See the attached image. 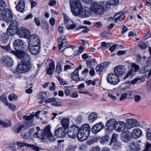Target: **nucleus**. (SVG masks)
<instances>
[{
  "mask_svg": "<svg viewBox=\"0 0 151 151\" xmlns=\"http://www.w3.org/2000/svg\"><path fill=\"white\" fill-rule=\"evenodd\" d=\"M126 125L125 123L123 122H116L114 126V129L117 132H121L124 129Z\"/></svg>",
  "mask_w": 151,
  "mask_h": 151,
  "instance_id": "16",
  "label": "nucleus"
},
{
  "mask_svg": "<svg viewBox=\"0 0 151 151\" xmlns=\"http://www.w3.org/2000/svg\"><path fill=\"white\" fill-rule=\"evenodd\" d=\"M8 36L7 34L6 35L5 34L2 35L0 37L1 40L4 43L7 42L9 39Z\"/></svg>",
  "mask_w": 151,
  "mask_h": 151,
  "instance_id": "35",
  "label": "nucleus"
},
{
  "mask_svg": "<svg viewBox=\"0 0 151 151\" xmlns=\"http://www.w3.org/2000/svg\"><path fill=\"white\" fill-rule=\"evenodd\" d=\"M88 10L86 9H82V7H81V9L79 12V14L78 15H75V16H79L82 17H87L91 15V12L88 9Z\"/></svg>",
  "mask_w": 151,
  "mask_h": 151,
  "instance_id": "23",
  "label": "nucleus"
},
{
  "mask_svg": "<svg viewBox=\"0 0 151 151\" xmlns=\"http://www.w3.org/2000/svg\"><path fill=\"white\" fill-rule=\"evenodd\" d=\"M137 93V92L136 91H133L128 92V94L131 97H132V96H134Z\"/></svg>",
  "mask_w": 151,
  "mask_h": 151,
  "instance_id": "61",
  "label": "nucleus"
},
{
  "mask_svg": "<svg viewBox=\"0 0 151 151\" xmlns=\"http://www.w3.org/2000/svg\"><path fill=\"white\" fill-rule=\"evenodd\" d=\"M70 4L73 14L74 15H78L82 6L80 0H70Z\"/></svg>",
  "mask_w": 151,
  "mask_h": 151,
  "instance_id": "2",
  "label": "nucleus"
},
{
  "mask_svg": "<svg viewBox=\"0 0 151 151\" xmlns=\"http://www.w3.org/2000/svg\"><path fill=\"white\" fill-rule=\"evenodd\" d=\"M62 71V69L61 68V65L59 63L58 64L56 65L55 68V72L58 74H59Z\"/></svg>",
  "mask_w": 151,
  "mask_h": 151,
  "instance_id": "48",
  "label": "nucleus"
},
{
  "mask_svg": "<svg viewBox=\"0 0 151 151\" xmlns=\"http://www.w3.org/2000/svg\"><path fill=\"white\" fill-rule=\"evenodd\" d=\"M18 24L16 20H14L10 23L9 26H10V27L18 29Z\"/></svg>",
  "mask_w": 151,
  "mask_h": 151,
  "instance_id": "40",
  "label": "nucleus"
},
{
  "mask_svg": "<svg viewBox=\"0 0 151 151\" xmlns=\"http://www.w3.org/2000/svg\"><path fill=\"white\" fill-rule=\"evenodd\" d=\"M17 34L20 38H26L29 36L30 32L29 30L27 28L22 27L18 32Z\"/></svg>",
  "mask_w": 151,
  "mask_h": 151,
  "instance_id": "17",
  "label": "nucleus"
},
{
  "mask_svg": "<svg viewBox=\"0 0 151 151\" xmlns=\"http://www.w3.org/2000/svg\"><path fill=\"white\" fill-rule=\"evenodd\" d=\"M1 125H2L4 127H10L12 126L11 123L10 122H9V123H7L2 121H1Z\"/></svg>",
  "mask_w": 151,
  "mask_h": 151,
  "instance_id": "53",
  "label": "nucleus"
},
{
  "mask_svg": "<svg viewBox=\"0 0 151 151\" xmlns=\"http://www.w3.org/2000/svg\"><path fill=\"white\" fill-rule=\"evenodd\" d=\"M150 67L149 65H146L142 68L139 70V73H143L150 71Z\"/></svg>",
  "mask_w": 151,
  "mask_h": 151,
  "instance_id": "33",
  "label": "nucleus"
},
{
  "mask_svg": "<svg viewBox=\"0 0 151 151\" xmlns=\"http://www.w3.org/2000/svg\"><path fill=\"white\" fill-rule=\"evenodd\" d=\"M104 69V67L101 65H98L96 68V71L97 72L101 71Z\"/></svg>",
  "mask_w": 151,
  "mask_h": 151,
  "instance_id": "55",
  "label": "nucleus"
},
{
  "mask_svg": "<svg viewBox=\"0 0 151 151\" xmlns=\"http://www.w3.org/2000/svg\"><path fill=\"white\" fill-rule=\"evenodd\" d=\"M17 98V95L13 93H11L9 96V99L10 101H12L14 99H16Z\"/></svg>",
  "mask_w": 151,
  "mask_h": 151,
  "instance_id": "54",
  "label": "nucleus"
},
{
  "mask_svg": "<svg viewBox=\"0 0 151 151\" xmlns=\"http://www.w3.org/2000/svg\"><path fill=\"white\" fill-rule=\"evenodd\" d=\"M33 136L35 138H38L42 140H43L45 138L43 130H40L35 132L33 134Z\"/></svg>",
  "mask_w": 151,
  "mask_h": 151,
  "instance_id": "28",
  "label": "nucleus"
},
{
  "mask_svg": "<svg viewBox=\"0 0 151 151\" xmlns=\"http://www.w3.org/2000/svg\"><path fill=\"white\" fill-rule=\"evenodd\" d=\"M25 8V1L24 0H20L18 4L16 6L17 11L20 12H23Z\"/></svg>",
  "mask_w": 151,
  "mask_h": 151,
  "instance_id": "26",
  "label": "nucleus"
},
{
  "mask_svg": "<svg viewBox=\"0 0 151 151\" xmlns=\"http://www.w3.org/2000/svg\"><path fill=\"white\" fill-rule=\"evenodd\" d=\"M139 125V123L137 120L133 119H128L126 124L127 128L129 129L134 127H137Z\"/></svg>",
  "mask_w": 151,
  "mask_h": 151,
  "instance_id": "18",
  "label": "nucleus"
},
{
  "mask_svg": "<svg viewBox=\"0 0 151 151\" xmlns=\"http://www.w3.org/2000/svg\"><path fill=\"white\" fill-rule=\"evenodd\" d=\"M107 80L108 83L114 85H117L120 81L119 76L114 73H110L108 75Z\"/></svg>",
  "mask_w": 151,
  "mask_h": 151,
  "instance_id": "9",
  "label": "nucleus"
},
{
  "mask_svg": "<svg viewBox=\"0 0 151 151\" xmlns=\"http://www.w3.org/2000/svg\"><path fill=\"white\" fill-rule=\"evenodd\" d=\"M118 137V135L116 133L114 134L112 136L111 140L109 145H110L114 144L113 146H120L121 144L117 140Z\"/></svg>",
  "mask_w": 151,
  "mask_h": 151,
  "instance_id": "24",
  "label": "nucleus"
},
{
  "mask_svg": "<svg viewBox=\"0 0 151 151\" xmlns=\"http://www.w3.org/2000/svg\"><path fill=\"white\" fill-rule=\"evenodd\" d=\"M69 120L68 118H63L61 120V124L63 128L66 129L68 128L69 124Z\"/></svg>",
  "mask_w": 151,
  "mask_h": 151,
  "instance_id": "32",
  "label": "nucleus"
},
{
  "mask_svg": "<svg viewBox=\"0 0 151 151\" xmlns=\"http://www.w3.org/2000/svg\"><path fill=\"white\" fill-rule=\"evenodd\" d=\"M148 89L151 91V79H150L147 82V84Z\"/></svg>",
  "mask_w": 151,
  "mask_h": 151,
  "instance_id": "64",
  "label": "nucleus"
},
{
  "mask_svg": "<svg viewBox=\"0 0 151 151\" xmlns=\"http://www.w3.org/2000/svg\"><path fill=\"white\" fill-rule=\"evenodd\" d=\"M119 2V0H109V3L110 5H114L118 3Z\"/></svg>",
  "mask_w": 151,
  "mask_h": 151,
  "instance_id": "56",
  "label": "nucleus"
},
{
  "mask_svg": "<svg viewBox=\"0 0 151 151\" xmlns=\"http://www.w3.org/2000/svg\"><path fill=\"white\" fill-rule=\"evenodd\" d=\"M43 131L45 137L49 136L51 134L50 131V127L48 126H47Z\"/></svg>",
  "mask_w": 151,
  "mask_h": 151,
  "instance_id": "36",
  "label": "nucleus"
},
{
  "mask_svg": "<svg viewBox=\"0 0 151 151\" xmlns=\"http://www.w3.org/2000/svg\"><path fill=\"white\" fill-rule=\"evenodd\" d=\"M37 98L38 99H43L47 97L46 93L44 92H41L37 95Z\"/></svg>",
  "mask_w": 151,
  "mask_h": 151,
  "instance_id": "38",
  "label": "nucleus"
},
{
  "mask_svg": "<svg viewBox=\"0 0 151 151\" xmlns=\"http://www.w3.org/2000/svg\"><path fill=\"white\" fill-rule=\"evenodd\" d=\"M97 116L96 112H92L88 116V121L90 122H94L97 119Z\"/></svg>",
  "mask_w": 151,
  "mask_h": 151,
  "instance_id": "29",
  "label": "nucleus"
},
{
  "mask_svg": "<svg viewBox=\"0 0 151 151\" xmlns=\"http://www.w3.org/2000/svg\"><path fill=\"white\" fill-rule=\"evenodd\" d=\"M129 147L132 150L135 151H138L140 149L139 144L137 143L132 142L129 144Z\"/></svg>",
  "mask_w": 151,
  "mask_h": 151,
  "instance_id": "31",
  "label": "nucleus"
},
{
  "mask_svg": "<svg viewBox=\"0 0 151 151\" xmlns=\"http://www.w3.org/2000/svg\"><path fill=\"white\" fill-rule=\"evenodd\" d=\"M142 134V131L139 129L136 128L133 130L131 135L132 137L134 139H137L141 136Z\"/></svg>",
  "mask_w": 151,
  "mask_h": 151,
  "instance_id": "22",
  "label": "nucleus"
},
{
  "mask_svg": "<svg viewBox=\"0 0 151 151\" xmlns=\"http://www.w3.org/2000/svg\"><path fill=\"white\" fill-rule=\"evenodd\" d=\"M99 82L98 79H94L93 81H92L91 80H89L87 81L86 83L87 85L89 86L91 84L93 86H94L96 84V83L99 84Z\"/></svg>",
  "mask_w": 151,
  "mask_h": 151,
  "instance_id": "34",
  "label": "nucleus"
},
{
  "mask_svg": "<svg viewBox=\"0 0 151 151\" xmlns=\"http://www.w3.org/2000/svg\"><path fill=\"white\" fill-rule=\"evenodd\" d=\"M56 77L58 80L60 84L62 85H65L67 84L66 82L64 80L63 78H61L59 76H57Z\"/></svg>",
  "mask_w": 151,
  "mask_h": 151,
  "instance_id": "47",
  "label": "nucleus"
},
{
  "mask_svg": "<svg viewBox=\"0 0 151 151\" xmlns=\"http://www.w3.org/2000/svg\"><path fill=\"white\" fill-rule=\"evenodd\" d=\"M123 14V13L122 12H120L116 13L114 15V18L115 19V23L117 22V20H119V21L121 19V16Z\"/></svg>",
  "mask_w": 151,
  "mask_h": 151,
  "instance_id": "37",
  "label": "nucleus"
},
{
  "mask_svg": "<svg viewBox=\"0 0 151 151\" xmlns=\"http://www.w3.org/2000/svg\"><path fill=\"white\" fill-rule=\"evenodd\" d=\"M12 19V13L10 9H6L0 13V20H3L6 22H9Z\"/></svg>",
  "mask_w": 151,
  "mask_h": 151,
  "instance_id": "5",
  "label": "nucleus"
},
{
  "mask_svg": "<svg viewBox=\"0 0 151 151\" xmlns=\"http://www.w3.org/2000/svg\"><path fill=\"white\" fill-rule=\"evenodd\" d=\"M127 71L125 67L123 65H119L115 67L114 73L118 76H121L125 74Z\"/></svg>",
  "mask_w": 151,
  "mask_h": 151,
  "instance_id": "10",
  "label": "nucleus"
},
{
  "mask_svg": "<svg viewBox=\"0 0 151 151\" xmlns=\"http://www.w3.org/2000/svg\"><path fill=\"white\" fill-rule=\"evenodd\" d=\"M25 52L23 51H19L18 52V53L17 55V57L19 58L21 60H22L24 57V53Z\"/></svg>",
  "mask_w": 151,
  "mask_h": 151,
  "instance_id": "45",
  "label": "nucleus"
},
{
  "mask_svg": "<svg viewBox=\"0 0 151 151\" xmlns=\"http://www.w3.org/2000/svg\"><path fill=\"white\" fill-rule=\"evenodd\" d=\"M131 67L132 69H134V71L136 72L139 69V65L135 64V63H132L131 65Z\"/></svg>",
  "mask_w": 151,
  "mask_h": 151,
  "instance_id": "46",
  "label": "nucleus"
},
{
  "mask_svg": "<svg viewBox=\"0 0 151 151\" xmlns=\"http://www.w3.org/2000/svg\"><path fill=\"white\" fill-rule=\"evenodd\" d=\"M13 46L16 50H24L26 47L25 43L20 39H17L14 41L13 43Z\"/></svg>",
  "mask_w": 151,
  "mask_h": 151,
  "instance_id": "8",
  "label": "nucleus"
},
{
  "mask_svg": "<svg viewBox=\"0 0 151 151\" xmlns=\"http://www.w3.org/2000/svg\"><path fill=\"white\" fill-rule=\"evenodd\" d=\"M64 24L68 29H73L76 27V25L74 24H73V22L71 20L67 15L64 16Z\"/></svg>",
  "mask_w": 151,
  "mask_h": 151,
  "instance_id": "11",
  "label": "nucleus"
},
{
  "mask_svg": "<svg viewBox=\"0 0 151 151\" xmlns=\"http://www.w3.org/2000/svg\"><path fill=\"white\" fill-rule=\"evenodd\" d=\"M66 133V129L61 127L55 130V135L58 138H63L65 136Z\"/></svg>",
  "mask_w": 151,
  "mask_h": 151,
  "instance_id": "14",
  "label": "nucleus"
},
{
  "mask_svg": "<svg viewBox=\"0 0 151 151\" xmlns=\"http://www.w3.org/2000/svg\"><path fill=\"white\" fill-rule=\"evenodd\" d=\"M109 137L108 136H105L101 138L100 140V142L102 144L107 143L109 140Z\"/></svg>",
  "mask_w": 151,
  "mask_h": 151,
  "instance_id": "39",
  "label": "nucleus"
},
{
  "mask_svg": "<svg viewBox=\"0 0 151 151\" xmlns=\"http://www.w3.org/2000/svg\"><path fill=\"white\" fill-rule=\"evenodd\" d=\"M56 101V100L54 98H48L47 100H45V103L47 104L50 102H55Z\"/></svg>",
  "mask_w": 151,
  "mask_h": 151,
  "instance_id": "57",
  "label": "nucleus"
},
{
  "mask_svg": "<svg viewBox=\"0 0 151 151\" xmlns=\"http://www.w3.org/2000/svg\"><path fill=\"white\" fill-rule=\"evenodd\" d=\"M146 43L143 41H140L138 44V46L141 49H144L146 47Z\"/></svg>",
  "mask_w": 151,
  "mask_h": 151,
  "instance_id": "44",
  "label": "nucleus"
},
{
  "mask_svg": "<svg viewBox=\"0 0 151 151\" xmlns=\"http://www.w3.org/2000/svg\"><path fill=\"white\" fill-rule=\"evenodd\" d=\"M40 48V45H28L29 51L34 55H36L39 53Z\"/></svg>",
  "mask_w": 151,
  "mask_h": 151,
  "instance_id": "15",
  "label": "nucleus"
},
{
  "mask_svg": "<svg viewBox=\"0 0 151 151\" xmlns=\"http://www.w3.org/2000/svg\"><path fill=\"white\" fill-rule=\"evenodd\" d=\"M32 122H23L19 126H15L13 128V131L15 133H19L21 130H24L28 129L32 126Z\"/></svg>",
  "mask_w": 151,
  "mask_h": 151,
  "instance_id": "6",
  "label": "nucleus"
},
{
  "mask_svg": "<svg viewBox=\"0 0 151 151\" xmlns=\"http://www.w3.org/2000/svg\"><path fill=\"white\" fill-rule=\"evenodd\" d=\"M79 129V127L75 125L70 126L67 132L68 136L73 139L76 138Z\"/></svg>",
  "mask_w": 151,
  "mask_h": 151,
  "instance_id": "7",
  "label": "nucleus"
},
{
  "mask_svg": "<svg viewBox=\"0 0 151 151\" xmlns=\"http://www.w3.org/2000/svg\"><path fill=\"white\" fill-rule=\"evenodd\" d=\"M104 127V124L101 122H99L94 125L91 130L93 133L96 134L102 130Z\"/></svg>",
  "mask_w": 151,
  "mask_h": 151,
  "instance_id": "20",
  "label": "nucleus"
},
{
  "mask_svg": "<svg viewBox=\"0 0 151 151\" xmlns=\"http://www.w3.org/2000/svg\"><path fill=\"white\" fill-rule=\"evenodd\" d=\"M34 116L33 115H30L29 116H24L23 118L27 121H29L32 119L34 118Z\"/></svg>",
  "mask_w": 151,
  "mask_h": 151,
  "instance_id": "58",
  "label": "nucleus"
},
{
  "mask_svg": "<svg viewBox=\"0 0 151 151\" xmlns=\"http://www.w3.org/2000/svg\"><path fill=\"white\" fill-rule=\"evenodd\" d=\"M66 39V37L64 35L61 36L60 37H59L58 38V40L59 42L60 43H63L64 44L63 41L65 40Z\"/></svg>",
  "mask_w": 151,
  "mask_h": 151,
  "instance_id": "51",
  "label": "nucleus"
},
{
  "mask_svg": "<svg viewBox=\"0 0 151 151\" xmlns=\"http://www.w3.org/2000/svg\"><path fill=\"white\" fill-rule=\"evenodd\" d=\"M78 73V69H76L72 73L71 77L73 80L77 81L80 80Z\"/></svg>",
  "mask_w": 151,
  "mask_h": 151,
  "instance_id": "30",
  "label": "nucleus"
},
{
  "mask_svg": "<svg viewBox=\"0 0 151 151\" xmlns=\"http://www.w3.org/2000/svg\"><path fill=\"white\" fill-rule=\"evenodd\" d=\"M134 99L136 102H138L141 100V97L139 95H136L134 96Z\"/></svg>",
  "mask_w": 151,
  "mask_h": 151,
  "instance_id": "62",
  "label": "nucleus"
},
{
  "mask_svg": "<svg viewBox=\"0 0 151 151\" xmlns=\"http://www.w3.org/2000/svg\"><path fill=\"white\" fill-rule=\"evenodd\" d=\"M83 121V116L81 115H80L76 118V122L77 124H80Z\"/></svg>",
  "mask_w": 151,
  "mask_h": 151,
  "instance_id": "50",
  "label": "nucleus"
},
{
  "mask_svg": "<svg viewBox=\"0 0 151 151\" xmlns=\"http://www.w3.org/2000/svg\"><path fill=\"white\" fill-rule=\"evenodd\" d=\"M18 29L14 28L8 27L6 32V34L8 36H13L14 35L17 31Z\"/></svg>",
  "mask_w": 151,
  "mask_h": 151,
  "instance_id": "27",
  "label": "nucleus"
},
{
  "mask_svg": "<svg viewBox=\"0 0 151 151\" xmlns=\"http://www.w3.org/2000/svg\"><path fill=\"white\" fill-rule=\"evenodd\" d=\"M1 60L3 64L7 67H11L13 64L12 59L8 56H3Z\"/></svg>",
  "mask_w": 151,
  "mask_h": 151,
  "instance_id": "12",
  "label": "nucleus"
},
{
  "mask_svg": "<svg viewBox=\"0 0 151 151\" xmlns=\"http://www.w3.org/2000/svg\"><path fill=\"white\" fill-rule=\"evenodd\" d=\"M40 45V42L38 37L33 34L30 37L28 42V45Z\"/></svg>",
  "mask_w": 151,
  "mask_h": 151,
  "instance_id": "13",
  "label": "nucleus"
},
{
  "mask_svg": "<svg viewBox=\"0 0 151 151\" xmlns=\"http://www.w3.org/2000/svg\"><path fill=\"white\" fill-rule=\"evenodd\" d=\"M101 45L104 48V50L108 48L109 47L111 46V44L110 42L106 43L105 42H103L101 43Z\"/></svg>",
  "mask_w": 151,
  "mask_h": 151,
  "instance_id": "52",
  "label": "nucleus"
},
{
  "mask_svg": "<svg viewBox=\"0 0 151 151\" xmlns=\"http://www.w3.org/2000/svg\"><path fill=\"white\" fill-rule=\"evenodd\" d=\"M121 139L124 141L127 142L129 141L131 138L129 135V132L128 131H125L122 133Z\"/></svg>",
  "mask_w": 151,
  "mask_h": 151,
  "instance_id": "25",
  "label": "nucleus"
},
{
  "mask_svg": "<svg viewBox=\"0 0 151 151\" xmlns=\"http://www.w3.org/2000/svg\"><path fill=\"white\" fill-rule=\"evenodd\" d=\"M64 28L62 25L59 26L58 29L59 32L60 33L63 34L64 32Z\"/></svg>",
  "mask_w": 151,
  "mask_h": 151,
  "instance_id": "63",
  "label": "nucleus"
},
{
  "mask_svg": "<svg viewBox=\"0 0 151 151\" xmlns=\"http://www.w3.org/2000/svg\"><path fill=\"white\" fill-rule=\"evenodd\" d=\"M116 122V120L114 119H111L108 120L105 126L106 130L111 131L114 129V126Z\"/></svg>",
  "mask_w": 151,
  "mask_h": 151,
  "instance_id": "19",
  "label": "nucleus"
},
{
  "mask_svg": "<svg viewBox=\"0 0 151 151\" xmlns=\"http://www.w3.org/2000/svg\"><path fill=\"white\" fill-rule=\"evenodd\" d=\"M91 131L89 126L85 124L82 125L81 129H79L77 133V137L78 140L80 141H83L86 140L89 136Z\"/></svg>",
  "mask_w": 151,
  "mask_h": 151,
  "instance_id": "1",
  "label": "nucleus"
},
{
  "mask_svg": "<svg viewBox=\"0 0 151 151\" xmlns=\"http://www.w3.org/2000/svg\"><path fill=\"white\" fill-rule=\"evenodd\" d=\"M5 104L8 106L9 108L13 111H14L16 110V107L13 104H10L8 102H6L5 103Z\"/></svg>",
  "mask_w": 151,
  "mask_h": 151,
  "instance_id": "43",
  "label": "nucleus"
},
{
  "mask_svg": "<svg viewBox=\"0 0 151 151\" xmlns=\"http://www.w3.org/2000/svg\"><path fill=\"white\" fill-rule=\"evenodd\" d=\"M90 9L92 12L97 15H102L104 12L105 10L103 6L96 2H93L91 4Z\"/></svg>",
  "mask_w": 151,
  "mask_h": 151,
  "instance_id": "3",
  "label": "nucleus"
},
{
  "mask_svg": "<svg viewBox=\"0 0 151 151\" xmlns=\"http://www.w3.org/2000/svg\"><path fill=\"white\" fill-rule=\"evenodd\" d=\"M23 58L22 60H23V61H26L27 62H30L31 58L29 55L25 52L24 55L23 56Z\"/></svg>",
  "mask_w": 151,
  "mask_h": 151,
  "instance_id": "42",
  "label": "nucleus"
},
{
  "mask_svg": "<svg viewBox=\"0 0 151 151\" xmlns=\"http://www.w3.org/2000/svg\"><path fill=\"white\" fill-rule=\"evenodd\" d=\"M6 7L5 2L3 0H0V12L4 10Z\"/></svg>",
  "mask_w": 151,
  "mask_h": 151,
  "instance_id": "41",
  "label": "nucleus"
},
{
  "mask_svg": "<svg viewBox=\"0 0 151 151\" xmlns=\"http://www.w3.org/2000/svg\"><path fill=\"white\" fill-rule=\"evenodd\" d=\"M146 136L147 139L151 141V129H148L146 131Z\"/></svg>",
  "mask_w": 151,
  "mask_h": 151,
  "instance_id": "49",
  "label": "nucleus"
},
{
  "mask_svg": "<svg viewBox=\"0 0 151 151\" xmlns=\"http://www.w3.org/2000/svg\"><path fill=\"white\" fill-rule=\"evenodd\" d=\"M17 144L20 147H23L24 146H26L28 147H30L33 150L37 151H38L39 150V148L33 145H31L26 143L25 142H16Z\"/></svg>",
  "mask_w": 151,
  "mask_h": 151,
  "instance_id": "21",
  "label": "nucleus"
},
{
  "mask_svg": "<svg viewBox=\"0 0 151 151\" xmlns=\"http://www.w3.org/2000/svg\"><path fill=\"white\" fill-rule=\"evenodd\" d=\"M31 68L30 62L22 61L18 65L17 70L19 73H24L28 72Z\"/></svg>",
  "mask_w": 151,
  "mask_h": 151,
  "instance_id": "4",
  "label": "nucleus"
},
{
  "mask_svg": "<svg viewBox=\"0 0 151 151\" xmlns=\"http://www.w3.org/2000/svg\"><path fill=\"white\" fill-rule=\"evenodd\" d=\"M0 47L1 48L5 50L9 51L10 50L11 48L9 45V44L8 45L6 46H2L1 45Z\"/></svg>",
  "mask_w": 151,
  "mask_h": 151,
  "instance_id": "60",
  "label": "nucleus"
},
{
  "mask_svg": "<svg viewBox=\"0 0 151 151\" xmlns=\"http://www.w3.org/2000/svg\"><path fill=\"white\" fill-rule=\"evenodd\" d=\"M15 143L10 145L8 147V148L11 149L12 151H17V149L15 147Z\"/></svg>",
  "mask_w": 151,
  "mask_h": 151,
  "instance_id": "59",
  "label": "nucleus"
}]
</instances>
